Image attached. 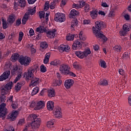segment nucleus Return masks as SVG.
Masks as SVG:
<instances>
[{
	"mask_svg": "<svg viewBox=\"0 0 131 131\" xmlns=\"http://www.w3.org/2000/svg\"><path fill=\"white\" fill-rule=\"evenodd\" d=\"M123 59H129V54H128V52H126L123 55Z\"/></svg>",
	"mask_w": 131,
	"mask_h": 131,
	"instance_id": "nucleus-52",
	"label": "nucleus"
},
{
	"mask_svg": "<svg viewBox=\"0 0 131 131\" xmlns=\"http://www.w3.org/2000/svg\"><path fill=\"white\" fill-rule=\"evenodd\" d=\"M81 48H82V45L78 40H76L72 45L73 50H80Z\"/></svg>",
	"mask_w": 131,
	"mask_h": 131,
	"instance_id": "nucleus-13",
	"label": "nucleus"
},
{
	"mask_svg": "<svg viewBox=\"0 0 131 131\" xmlns=\"http://www.w3.org/2000/svg\"><path fill=\"white\" fill-rule=\"evenodd\" d=\"M58 50L60 53H63L64 52H69L70 50V47L68 45H61L58 47Z\"/></svg>",
	"mask_w": 131,
	"mask_h": 131,
	"instance_id": "nucleus-14",
	"label": "nucleus"
},
{
	"mask_svg": "<svg viewBox=\"0 0 131 131\" xmlns=\"http://www.w3.org/2000/svg\"><path fill=\"white\" fill-rule=\"evenodd\" d=\"M29 33L30 34V36H32L34 35V31L33 30V29H31L29 32Z\"/></svg>",
	"mask_w": 131,
	"mask_h": 131,
	"instance_id": "nucleus-60",
	"label": "nucleus"
},
{
	"mask_svg": "<svg viewBox=\"0 0 131 131\" xmlns=\"http://www.w3.org/2000/svg\"><path fill=\"white\" fill-rule=\"evenodd\" d=\"M4 131H15V128L13 126H10L7 129H5Z\"/></svg>",
	"mask_w": 131,
	"mask_h": 131,
	"instance_id": "nucleus-57",
	"label": "nucleus"
},
{
	"mask_svg": "<svg viewBox=\"0 0 131 131\" xmlns=\"http://www.w3.org/2000/svg\"><path fill=\"white\" fill-rule=\"evenodd\" d=\"M29 18H30V16L28 15V13H25L22 18V24L23 25H25V24H26V22L29 20Z\"/></svg>",
	"mask_w": 131,
	"mask_h": 131,
	"instance_id": "nucleus-24",
	"label": "nucleus"
},
{
	"mask_svg": "<svg viewBox=\"0 0 131 131\" xmlns=\"http://www.w3.org/2000/svg\"><path fill=\"white\" fill-rule=\"evenodd\" d=\"M18 62H19L21 65L24 66H28L31 62V58L28 56H20L18 58Z\"/></svg>",
	"mask_w": 131,
	"mask_h": 131,
	"instance_id": "nucleus-7",
	"label": "nucleus"
},
{
	"mask_svg": "<svg viewBox=\"0 0 131 131\" xmlns=\"http://www.w3.org/2000/svg\"><path fill=\"white\" fill-rule=\"evenodd\" d=\"M98 10H93L91 11H90V16L91 18L93 19H97V17H98Z\"/></svg>",
	"mask_w": 131,
	"mask_h": 131,
	"instance_id": "nucleus-23",
	"label": "nucleus"
},
{
	"mask_svg": "<svg viewBox=\"0 0 131 131\" xmlns=\"http://www.w3.org/2000/svg\"><path fill=\"white\" fill-rule=\"evenodd\" d=\"M3 28V29H7L8 28V23L4 19H2Z\"/></svg>",
	"mask_w": 131,
	"mask_h": 131,
	"instance_id": "nucleus-41",
	"label": "nucleus"
},
{
	"mask_svg": "<svg viewBox=\"0 0 131 131\" xmlns=\"http://www.w3.org/2000/svg\"><path fill=\"white\" fill-rule=\"evenodd\" d=\"M62 84V80H54L52 83V85L53 86H59Z\"/></svg>",
	"mask_w": 131,
	"mask_h": 131,
	"instance_id": "nucleus-28",
	"label": "nucleus"
},
{
	"mask_svg": "<svg viewBox=\"0 0 131 131\" xmlns=\"http://www.w3.org/2000/svg\"><path fill=\"white\" fill-rule=\"evenodd\" d=\"M78 24V21H77V19H74L72 20L71 22V28H74L75 27H76Z\"/></svg>",
	"mask_w": 131,
	"mask_h": 131,
	"instance_id": "nucleus-37",
	"label": "nucleus"
},
{
	"mask_svg": "<svg viewBox=\"0 0 131 131\" xmlns=\"http://www.w3.org/2000/svg\"><path fill=\"white\" fill-rule=\"evenodd\" d=\"M21 25V18H18L15 22V26H20Z\"/></svg>",
	"mask_w": 131,
	"mask_h": 131,
	"instance_id": "nucleus-56",
	"label": "nucleus"
},
{
	"mask_svg": "<svg viewBox=\"0 0 131 131\" xmlns=\"http://www.w3.org/2000/svg\"><path fill=\"white\" fill-rule=\"evenodd\" d=\"M123 29L126 32H128V31L130 30V28H129V26H128V24H125L123 26Z\"/></svg>",
	"mask_w": 131,
	"mask_h": 131,
	"instance_id": "nucleus-40",
	"label": "nucleus"
},
{
	"mask_svg": "<svg viewBox=\"0 0 131 131\" xmlns=\"http://www.w3.org/2000/svg\"><path fill=\"white\" fill-rule=\"evenodd\" d=\"M10 75L11 72L10 71L4 72L0 76V81H4V80H6V79H8Z\"/></svg>",
	"mask_w": 131,
	"mask_h": 131,
	"instance_id": "nucleus-12",
	"label": "nucleus"
},
{
	"mask_svg": "<svg viewBox=\"0 0 131 131\" xmlns=\"http://www.w3.org/2000/svg\"><path fill=\"white\" fill-rule=\"evenodd\" d=\"M28 120L32 121L31 126L33 130H36L39 128L41 123V119L36 115L33 114L30 115L28 117Z\"/></svg>",
	"mask_w": 131,
	"mask_h": 131,
	"instance_id": "nucleus-1",
	"label": "nucleus"
},
{
	"mask_svg": "<svg viewBox=\"0 0 131 131\" xmlns=\"http://www.w3.org/2000/svg\"><path fill=\"white\" fill-rule=\"evenodd\" d=\"M55 113L56 112H60L61 111V107H59V106H57L55 108Z\"/></svg>",
	"mask_w": 131,
	"mask_h": 131,
	"instance_id": "nucleus-61",
	"label": "nucleus"
},
{
	"mask_svg": "<svg viewBox=\"0 0 131 131\" xmlns=\"http://www.w3.org/2000/svg\"><path fill=\"white\" fill-rule=\"evenodd\" d=\"M25 123V119H20L18 122V125H23Z\"/></svg>",
	"mask_w": 131,
	"mask_h": 131,
	"instance_id": "nucleus-51",
	"label": "nucleus"
},
{
	"mask_svg": "<svg viewBox=\"0 0 131 131\" xmlns=\"http://www.w3.org/2000/svg\"><path fill=\"white\" fill-rule=\"evenodd\" d=\"M37 71L36 68H30L27 72L24 73V77L26 76V80L29 81L34 77V72Z\"/></svg>",
	"mask_w": 131,
	"mask_h": 131,
	"instance_id": "nucleus-5",
	"label": "nucleus"
},
{
	"mask_svg": "<svg viewBox=\"0 0 131 131\" xmlns=\"http://www.w3.org/2000/svg\"><path fill=\"white\" fill-rule=\"evenodd\" d=\"M23 36H24L23 32H20L19 34L18 41H21L22 39H23Z\"/></svg>",
	"mask_w": 131,
	"mask_h": 131,
	"instance_id": "nucleus-49",
	"label": "nucleus"
},
{
	"mask_svg": "<svg viewBox=\"0 0 131 131\" xmlns=\"http://www.w3.org/2000/svg\"><path fill=\"white\" fill-rule=\"evenodd\" d=\"M70 69V67L66 64H62L59 66V71L61 74H63L64 75H70V76L75 77V76H76L75 74L71 72Z\"/></svg>",
	"mask_w": 131,
	"mask_h": 131,
	"instance_id": "nucleus-2",
	"label": "nucleus"
},
{
	"mask_svg": "<svg viewBox=\"0 0 131 131\" xmlns=\"http://www.w3.org/2000/svg\"><path fill=\"white\" fill-rule=\"evenodd\" d=\"M46 28L43 26H39L38 28L36 29V31L37 32H39V33H41V32H46Z\"/></svg>",
	"mask_w": 131,
	"mask_h": 131,
	"instance_id": "nucleus-32",
	"label": "nucleus"
},
{
	"mask_svg": "<svg viewBox=\"0 0 131 131\" xmlns=\"http://www.w3.org/2000/svg\"><path fill=\"white\" fill-rule=\"evenodd\" d=\"M99 66H101L102 68H107V63L104 60H100L99 61Z\"/></svg>",
	"mask_w": 131,
	"mask_h": 131,
	"instance_id": "nucleus-38",
	"label": "nucleus"
},
{
	"mask_svg": "<svg viewBox=\"0 0 131 131\" xmlns=\"http://www.w3.org/2000/svg\"><path fill=\"white\" fill-rule=\"evenodd\" d=\"M119 34L121 36H125L126 35V31L125 30H122L119 31Z\"/></svg>",
	"mask_w": 131,
	"mask_h": 131,
	"instance_id": "nucleus-55",
	"label": "nucleus"
},
{
	"mask_svg": "<svg viewBox=\"0 0 131 131\" xmlns=\"http://www.w3.org/2000/svg\"><path fill=\"white\" fill-rule=\"evenodd\" d=\"M26 5V1L25 0H18L14 2V9L17 11L18 10V7L20 8H25Z\"/></svg>",
	"mask_w": 131,
	"mask_h": 131,
	"instance_id": "nucleus-9",
	"label": "nucleus"
},
{
	"mask_svg": "<svg viewBox=\"0 0 131 131\" xmlns=\"http://www.w3.org/2000/svg\"><path fill=\"white\" fill-rule=\"evenodd\" d=\"M83 7H84V11L86 13L90 12V10H91L90 5L85 4L84 1H81L78 4H73V7L75 8V9H80V8H83Z\"/></svg>",
	"mask_w": 131,
	"mask_h": 131,
	"instance_id": "nucleus-3",
	"label": "nucleus"
},
{
	"mask_svg": "<svg viewBox=\"0 0 131 131\" xmlns=\"http://www.w3.org/2000/svg\"><path fill=\"white\" fill-rule=\"evenodd\" d=\"M45 15H46V13L43 11H40L39 12V16L40 19L43 18L45 19Z\"/></svg>",
	"mask_w": 131,
	"mask_h": 131,
	"instance_id": "nucleus-50",
	"label": "nucleus"
},
{
	"mask_svg": "<svg viewBox=\"0 0 131 131\" xmlns=\"http://www.w3.org/2000/svg\"><path fill=\"white\" fill-rule=\"evenodd\" d=\"M54 20L56 22H64L65 21V14L61 13H57L55 14Z\"/></svg>",
	"mask_w": 131,
	"mask_h": 131,
	"instance_id": "nucleus-8",
	"label": "nucleus"
},
{
	"mask_svg": "<svg viewBox=\"0 0 131 131\" xmlns=\"http://www.w3.org/2000/svg\"><path fill=\"white\" fill-rule=\"evenodd\" d=\"M73 66L75 69H76L77 70H79L81 68V66L79 65L77 62H74L73 64Z\"/></svg>",
	"mask_w": 131,
	"mask_h": 131,
	"instance_id": "nucleus-39",
	"label": "nucleus"
},
{
	"mask_svg": "<svg viewBox=\"0 0 131 131\" xmlns=\"http://www.w3.org/2000/svg\"><path fill=\"white\" fill-rule=\"evenodd\" d=\"M36 13V7H34L33 9L29 8L28 12H26L25 14H28L29 17H30V15H34Z\"/></svg>",
	"mask_w": 131,
	"mask_h": 131,
	"instance_id": "nucleus-21",
	"label": "nucleus"
},
{
	"mask_svg": "<svg viewBox=\"0 0 131 131\" xmlns=\"http://www.w3.org/2000/svg\"><path fill=\"white\" fill-rule=\"evenodd\" d=\"M19 57H20V55L18 53H14L12 55L10 60L12 62H16L20 58Z\"/></svg>",
	"mask_w": 131,
	"mask_h": 131,
	"instance_id": "nucleus-22",
	"label": "nucleus"
},
{
	"mask_svg": "<svg viewBox=\"0 0 131 131\" xmlns=\"http://www.w3.org/2000/svg\"><path fill=\"white\" fill-rule=\"evenodd\" d=\"M94 34L97 38H101L102 39H103L104 42L107 41V38H106V36L101 33V32H99V33L97 32Z\"/></svg>",
	"mask_w": 131,
	"mask_h": 131,
	"instance_id": "nucleus-18",
	"label": "nucleus"
},
{
	"mask_svg": "<svg viewBox=\"0 0 131 131\" xmlns=\"http://www.w3.org/2000/svg\"><path fill=\"white\" fill-rule=\"evenodd\" d=\"M1 99V103H5L6 102V100H7V97L6 96L1 95L0 96Z\"/></svg>",
	"mask_w": 131,
	"mask_h": 131,
	"instance_id": "nucleus-48",
	"label": "nucleus"
},
{
	"mask_svg": "<svg viewBox=\"0 0 131 131\" xmlns=\"http://www.w3.org/2000/svg\"><path fill=\"white\" fill-rule=\"evenodd\" d=\"M74 37H75V34L70 33L66 36V39L69 41H72L74 40Z\"/></svg>",
	"mask_w": 131,
	"mask_h": 131,
	"instance_id": "nucleus-29",
	"label": "nucleus"
},
{
	"mask_svg": "<svg viewBox=\"0 0 131 131\" xmlns=\"http://www.w3.org/2000/svg\"><path fill=\"white\" fill-rule=\"evenodd\" d=\"M79 37L80 38V39H81V40H85L86 38L85 37L83 36L82 32H80L79 34Z\"/></svg>",
	"mask_w": 131,
	"mask_h": 131,
	"instance_id": "nucleus-47",
	"label": "nucleus"
},
{
	"mask_svg": "<svg viewBox=\"0 0 131 131\" xmlns=\"http://www.w3.org/2000/svg\"><path fill=\"white\" fill-rule=\"evenodd\" d=\"M13 85V82H9L7 83L4 87H3L4 89H5L8 92L9 91V90H11L12 89V86Z\"/></svg>",
	"mask_w": 131,
	"mask_h": 131,
	"instance_id": "nucleus-33",
	"label": "nucleus"
},
{
	"mask_svg": "<svg viewBox=\"0 0 131 131\" xmlns=\"http://www.w3.org/2000/svg\"><path fill=\"white\" fill-rule=\"evenodd\" d=\"M79 14V12L77 10L75 9H73L71 11L70 14L69 15L70 18H74L75 16H77Z\"/></svg>",
	"mask_w": 131,
	"mask_h": 131,
	"instance_id": "nucleus-26",
	"label": "nucleus"
},
{
	"mask_svg": "<svg viewBox=\"0 0 131 131\" xmlns=\"http://www.w3.org/2000/svg\"><path fill=\"white\" fill-rule=\"evenodd\" d=\"M40 71L43 73H45V72H47V67H46L43 64L41 65Z\"/></svg>",
	"mask_w": 131,
	"mask_h": 131,
	"instance_id": "nucleus-46",
	"label": "nucleus"
},
{
	"mask_svg": "<svg viewBox=\"0 0 131 131\" xmlns=\"http://www.w3.org/2000/svg\"><path fill=\"white\" fill-rule=\"evenodd\" d=\"M56 93H55V90L53 89L49 90L48 91V96L50 97V98H53V97H55Z\"/></svg>",
	"mask_w": 131,
	"mask_h": 131,
	"instance_id": "nucleus-34",
	"label": "nucleus"
},
{
	"mask_svg": "<svg viewBox=\"0 0 131 131\" xmlns=\"http://www.w3.org/2000/svg\"><path fill=\"white\" fill-rule=\"evenodd\" d=\"M98 84L100 85H102V86H107L109 84L108 83V81L107 80L101 79L98 81Z\"/></svg>",
	"mask_w": 131,
	"mask_h": 131,
	"instance_id": "nucleus-25",
	"label": "nucleus"
},
{
	"mask_svg": "<svg viewBox=\"0 0 131 131\" xmlns=\"http://www.w3.org/2000/svg\"><path fill=\"white\" fill-rule=\"evenodd\" d=\"M67 1L66 0H62L60 4V7H64L66 5Z\"/></svg>",
	"mask_w": 131,
	"mask_h": 131,
	"instance_id": "nucleus-62",
	"label": "nucleus"
},
{
	"mask_svg": "<svg viewBox=\"0 0 131 131\" xmlns=\"http://www.w3.org/2000/svg\"><path fill=\"white\" fill-rule=\"evenodd\" d=\"M45 32L47 34V37H49V38H54L55 35H56V33H57V30L53 29L47 30L46 29Z\"/></svg>",
	"mask_w": 131,
	"mask_h": 131,
	"instance_id": "nucleus-10",
	"label": "nucleus"
},
{
	"mask_svg": "<svg viewBox=\"0 0 131 131\" xmlns=\"http://www.w3.org/2000/svg\"><path fill=\"white\" fill-rule=\"evenodd\" d=\"M15 21H16V16H15L14 14H11L9 15L7 19V22H8L9 24H13Z\"/></svg>",
	"mask_w": 131,
	"mask_h": 131,
	"instance_id": "nucleus-20",
	"label": "nucleus"
},
{
	"mask_svg": "<svg viewBox=\"0 0 131 131\" xmlns=\"http://www.w3.org/2000/svg\"><path fill=\"white\" fill-rule=\"evenodd\" d=\"M49 8L51 9V10H54L55 8H56V2H52L50 5H49Z\"/></svg>",
	"mask_w": 131,
	"mask_h": 131,
	"instance_id": "nucleus-45",
	"label": "nucleus"
},
{
	"mask_svg": "<svg viewBox=\"0 0 131 131\" xmlns=\"http://www.w3.org/2000/svg\"><path fill=\"white\" fill-rule=\"evenodd\" d=\"M21 77H22V75H21V73L19 74L15 79L14 81V83H16V82H17V81H18V80H19V79H20V78H21Z\"/></svg>",
	"mask_w": 131,
	"mask_h": 131,
	"instance_id": "nucleus-53",
	"label": "nucleus"
},
{
	"mask_svg": "<svg viewBox=\"0 0 131 131\" xmlns=\"http://www.w3.org/2000/svg\"><path fill=\"white\" fill-rule=\"evenodd\" d=\"M119 73L120 75H124V70L122 69L119 70Z\"/></svg>",
	"mask_w": 131,
	"mask_h": 131,
	"instance_id": "nucleus-63",
	"label": "nucleus"
},
{
	"mask_svg": "<svg viewBox=\"0 0 131 131\" xmlns=\"http://www.w3.org/2000/svg\"><path fill=\"white\" fill-rule=\"evenodd\" d=\"M49 9H50V5H49V2H46L45 5L44 10L45 11H48Z\"/></svg>",
	"mask_w": 131,
	"mask_h": 131,
	"instance_id": "nucleus-54",
	"label": "nucleus"
},
{
	"mask_svg": "<svg viewBox=\"0 0 131 131\" xmlns=\"http://www.w3.org/2000/svg\"><path fill=\"white\" fill-rule=\"evenodd\" d=\"M104 26H105V24L101 20H98L95 22V28L94 27H93L92 29L93 31V33L96 34L97 32H101V29L103 28Z\"/></svg>",
	"mask_w": 131,
	"mask_h": 131,
	"instance_id": "nucleus-6",
	"label": "nucleus"
},
{
	"mask_svg": "<svg viewBox=\"0 0 131 131\" xmlns=\"http://www.w3.org/2000/svg\"><path fill=\"white\" fill-rule=\"evenodd\" d=\"M75 54L78 58H79V59H84V58H86L87 56H89V55H91V50L88 48L83 51H75Z\"/></svg>",
	"mask_w": 131,
	"mask_h": 131,
	"instance_id": "nucleus-4",
	"label": "nucleus"
},
{
	"mask_svg": "<svg viewBox=\"0 0 131 131\" xmlns=\"http://www.w3.org/2000/svg\"><path fill=\"white\" fill-rule=\"evenodd\" d=\"M43 108H45V101H40L37 103L35 107V110H40V109H42Z\"/></svg>",
	"mask_w": 131,
	"mask_h": 131,
	"instance_id": "nucleus-19",
	"label": "nucleus"
},
{
	"mask_svg": "<svg viewBox=\"0 0 131 131\" xmlns=\"http://www.w3.org/2000/svg\"><path fill=\"white\" fill-rule=\"evenodd\" d=\"M55 116L57 118H61L62 117V113L61 112H56L55 113Z\"/></svg>",
	"mask_w": 131,
	"mask_h": 131,
	"instance_id": "nucleus-44",
	"label": "nucleus"
},
{
	"mask_svg": "<svg viewBox=\"0 0 131 131\" xmlns=\"http://www.w3.org/2000/svg\"><path fill=\"white\" fill-rule=\"evenodd\" d=\"M54 123H55V119L48 121L47 126L48 127H50L52 125H54Z\"/></svg>",
	"mask_w": 131,
	"mask_h": 131,
	"instance_id": "nucleus-42",
	"label": "nucleus"
},
{
	"mask_svg": "<svg viewBox=\"0 0 131 131\" xmlns=\"http://www.w3.org/2000/svg\"><path fill=\"white\" fill-rule=\"evenodd\" d=\"M61 64V61L59 59H55L50 62V65L53 66H58Z\"/></svg>",
	"mask_w": 131,
	"mask_h": 131,
	"instance_id": "nucleus-31",
	"label": "nucleus"
},
{
	"mask_svg": "<svg viewBox=\"0 0 131 131\" xmlns=\"http://www.w3.org/2000/svg\"><path fill=\"white\" fill-rule=\"evenodd\" d=\"M83 24H91V20L89 19H85L83 20Z\"/></svg>",
	"mask_w": 131,
	"mask_h": 131,
	"instance_id": "nucleus-64",
	"label": "nucleus"
},
{
	"mask_svg": "<svg viewBox=\"0 0 131 131\" xmlns=\"http://www.w3.org/2000/svg\"><path fill=\"white\" fill-rule=\"evenodd\" d=\"M6 103H2L0 105V112L2 113H3V114H5V115H7L8 114V109L6 108Z\"/></svg>",
	"mask_w": 131,
	"mask_h": 131,
	"instance_id": "nucleus-17",
	"label": "nucleus"
},
{
	"mask_svg": "<svg viewBox=\"0 0 131 131\" xmlns=\"http://www.w3.org/2000/svg\"><path fill=\"white\" fill-rule=\"evenodd\" d=\"M15 89L17 92H19V91L21 90V85H19V84H17L15 85Z\"/></svg>",
	"mask_w": 131,
	"mask_h": 131,
	"instance_id": "nucleus-59",
	"label": "nucleus"
},
{
	"mask_svg": "<svg viewBox=\"0 0 131 131\" xmlns=\"http://www.w3.org/2000/svg\"><path fill=\"white\" fill-rule=\"evenodd\" d=\"M31 80V83L29 86H36L39 83V78L34 76Z\"/></svg>",
	"mask_w": 131,
	"mask_h": 131,
	"instance_id": "nucleus-15",
	"label": "nucleus"
},
{
	"mask_svg": "<svg viewBox=\"0 0 131 131\" xmlns=\"http://www.w3.org/2000/svg\"><path fill=\"white\" fill-rule=\"evenodd\" d=\"M48 47H49V45L46 41H42L40 43V48L42 50H46L48 48Z\"/></svg>",
	"mask_w": 131,
	"mask_h": 131,
	"instance_id": "nucleus-30",
	"label": "nucleus"
},
{
	"mask_svg": "<svg viewBox=\"0 0 131 131\" xmlns=\"http://www.w3.org/2000/svg\"><path fill=\"white\" fill-rule=\"evenodd\" d=\"M39 92V87L36 86L35 88L33 89L32 93H31V96H34V95H36L37 93Z\"/></svg>",
	"mask_w": 131,
	"mask_h": 131,
	"instance_id": "nucleus-35",
	"label": "nucleus"
},
{
	"mask_svg": "<svg viewBox=\"0 0 131 131\" xmlns=\"http://www.w3.org/2000/svg\"><path fill=\"white\" fill-rule=\"evenodd\" d=\"M114 50L117 53H120L121 52V46L120 45H116L114 47Z\"/></svg>",
	"mask_w": 131,
	"mask_h": 131,
	"instance_id": "nucleus-36",
	"label": "nucleus"
},
{
	"mask_svg": "<svg viewBox=\"0 0 131 131\" xmlns=\"http://www.w3.org/2000/svg\"><path fill=\"white\" fill-rule=\"evenodd\" d=\"M17 115L18 111H15V112H12L7 116V119L10 120V121H14V120H16Z\"/></svg>",
	"mask_w": 131,
	"mask_h": 131,
	"instance_id": "nucleus-11",
	"label": "nucleus"
},
{
	"mask_svg": "<svg viewBox=\"0 0 131 131\" xmlns=\"http://www.w3.org/2000/svg\"><path fill=\"white\" fill-rule=\"evenodd\" d=\"M47 109L50 111L54 109V102L49 101L47 102Z\"/></svg>",
	"mask_w": 131,
	"mask_h": 131,
	"instance_id": "nucleus-27",
	"label": "nucleus"
},
{
	"mask_svg": "<svg viewBox=\"0 0 131 131\" xmlns=\"http://www.w3.org/2000/svg\"><path fill=\"white\" fill-rule=\"evenodd\" d=\"M124 18H125V20L126 21H128L130 20V16H129V15L127 14H125L123 15Z\"/></svg>",
	"mask_w": 131,
	"mask_h": 131,
	"instance_id": "nucleus-58",
	"label": "nucleus"
},
{
	"mask_svg": "<svg viewBox=\"0 0 131 131\" xmlns=\"http://www.w3.org/2000/svg\"><path fill=\"white\" fill-rule=\"evenodd\" d=\"M74 81L73 79H68L64 82V86L66 89H70L73 85Z\"/></svg>",
	"mask_w": 131,
	"mask_h": 131,
	"instance_id": "nucleus-16",
	"label": "nucleus"
},
{
	"mask_svg": "<svg viewBox=\"0 0 131 131\" xmlns=\"http://www.w3.org/2000/svg\"><path fill=\"white\" fill-rule=\"evenodd\" d=\"M7 93H8L7 90L4 87L1 88V96H5V95H7Z\"/></svg>",
	"mask_w": 131,
	"mask_h": 131,
	"instance_id": "nucleus-43",
	"label": "nucleus"
}]
</instances>
